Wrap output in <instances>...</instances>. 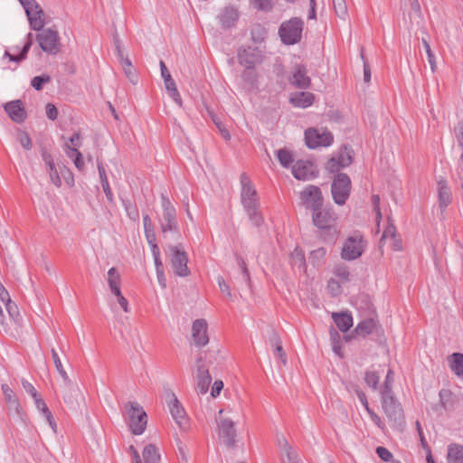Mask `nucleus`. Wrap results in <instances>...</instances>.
I'll return each instance as SVG.
<instances>
[{"instance_id": "nucleus-1", "label": "nucleus", "mask_w": 463, "mask_h": 463, "mask_svg": "<svg viewBox=\"0 0 463 463\" xmlns=\"http://www.w3.org/2000/svg\"><path fill=\"white\" fill-rule=\"evenodd\" d=\"M241 203L247 213L250 221L257 227L263 222L262 214L260 212V200L258 193L254 188L250 177L245 174H241Z\"/></svg>"}, {"instance_id": "nucleus-2", "label": "nucleus", "mask_w": 463, "mask_h": 463, "mask_svg": "<svg viewBox=\"0 0 463 463\" xmlns=\"http://www.w3.org/2000/svg\"><path fill=\"white\" fill-rule=\"evenodd\" d=\"M336 213L332 208H318L312 213L314 225L326 233L325 240H334L338 231L335 227Z\"/></svg>"}, {"instance_id": "nucleus-3", "label": "nucleus", "mask_w": 463, "mask_h": 463, "mask_svg": "<svg viewBox=\"0 0 463 463\" xmlns=\"http://www.w3.org/2000/svg\"><path fill=\"white\" fill-rule=\"evenodd\" d=\"M389 391L383 393L382 408L392 428L401 429L404 424V413L401 403L393 395L388 394Z\"/></svg>"}, {"instance_id": "nucleus-4", "label": "nucleus", "mask_w": 463, "mask_h": 463, "mask_svg": "<svg viewBox=\"0 0 463 463\" xmlns=\"http://www.w3.org/2000/svg\"><path fill=\"white\" fill-rule=\"evenodd\" d=\"M128 417V426L134 435H141L147 424V415L143 407L137 402H128L125 405Z\"/></svg>"}, {"instance_id": "nucleus-5", "label": "nucleus", "mask_w": 463, "mask_h": 463, "mask_svg": "<svg viewBox=\"0 0 463 463\" xmlns=\"http://www.w3.org/2000/svg\"><path fill=\"white\" fill-rule=\"evenodd\" d=\"M3 307H5L9 316V321L14 322V324H19L21 317L18 307L11 300L8 291L2 283H0V326L5 331H6L9 326V322L5 318Z\"/></svg>"}, {"instance_id": "nucleus-6", "label": "nucleus", "mask_w": 463, "mask_h": 463, "mask_svg": "<svg viewBox=\"0 0 463 463\" xmlns=\"http://www.w3.org/2000/svg\"><path fill=\"white\" fill-rule=\"evenodd\" d=\"M304 22L298 17H293L283 22L279 29L281 42L287 45H292L301 40Z\"/></svg>"}, {"instance_id": "nucleus-7", "label": "nucleus", "mask_w": 463, "mask_h": 463, "mask_svg": "<svg viewBox=\"0 0 463 463\" xmlns=\"http://www.w3.org/2000/svg\"><path fill=\"white\" fill-rule=\"evenodd\" d=\"M36 41L40 48L48 54L56 55L61 52V43L59 33L52 28H43L36 34Z\"/></svg>"}, {"instance_id": "nucleus-8", "label": "nucleus", "mask_w": 463, "mask_h": 463, "mask_svg": "<svg viewBox=\"0 0 463 463\" xmlns=\"http://www.w3.org/2000/svg\"><path fill=\"white\" fill-rule=\"evenodd\" d=\"M351 179L346 174L338 173L331 184V194L334 202L338 205H344L351 193Z\"/></svg>"}, {"instance_id": "nucleus-9", "label": "nucleus", "mask_w": 463, "mask_h": 463, "mask_svg": "<svg viewBox=\"0 0 463 463\" xmlns=\"http://www.w3.org/2000/svg\"><path fill=\"white\" fill-rule=\"evenodd\" d=\"M402 21L408 30L420 27L423 22L419 0H405L402 7Z\"/></svg>"}, {"instance_id": "nucleus-10", "label": "nucleus", "mask_w": 463, "mask_h": 463, "mask_svg": "<svg viewBox=\"0 0 463 463\" xmlns=\"http://www.w3.org/2000/svg\"><path fill=\"white\" fill-rule=\"evenodd\" d=\"M217 431L221 442L228 449H233L237 442V430L235 422L225 417H220L216 420Z\"/></svg>"}, {"instance_id": "nucleus-11", "label": "nucleus", "mask_w": 463, "mask_h": 463, "mask_svg": "<svg viewBox=\"0 0 463 463\" xmlns=\"http://www.w3.org/2000/svg\"><path fill=\"white\" fill-rule=\"evenodd\" d=\"M205 363H207V353L204 354V356L201 355L196 361L194 388L198 395H203L207 393L213 380L212 375L209 373V368Z\"/></svg>"}, {"instance_id": "nucleus-12", "label": "nucleus", "mask_w": 463, "mask_h": 463, "mask_svg": "<svg viewBox=\"0 0 463 463\" xmlns=\"http://www.w3.org/2000/svg\"><path fill=\"white\" fill-rule=\"evenodd\" d=\"M334 137L326 129L307 128L305 131L306 145L315 149L319 146H328L333 143Z\"/></svg>"}, {"instance_id": "nucleus-13", "label": "nucleus", "mask_w": 463, "mask_h": 463, "mask_svg": "<svg viewBox=\"0 0 463 463\" xmlns=\"http://www.w3.org/2000/svg\"><path fill=\"white\" fill-rule=\"evenodd\" d=\"M170 262L175 275L187 277L190 270L187 267L188 257L186 252L179 246H169Z\"/></svg>"}, {"instance_id": "nucleus-14", "label": "nucleus", "mask_w": 463, "mask_h": 463, "mask_svg": "<svg viewBox=\"0 0 463 463\" xmlns=\"http://www.w3.org/2000/svg\"><path fill=\"white\" fill-rule=\"evenodd\" d=\"M301 203L312 212L323 206L324 197L318 186L309 184L299 193Z\"/></svg>"}, {"instance_id": "nucleus-15", "label": "nucleus", "mask_w": 463, "mask_h": 463, "mask_svg": "<svg viewBox=\"0 0 463 463\" xmlns=\"http://www.w3.org/2000/svg\"><path fill=\"white\" fill-rule=\"evenodd\" d=\"M1 389L5 396L9 416L13 417L15 420L24 423L25 414L14 391L7 384H2Z\"/></svg>"}, {"instance_id": "nucleus-16", "label": "nucleus", "mask_w": 463, "mask_h": 463, "mask_svg": "<svg viewBox=\"0 0 463 463\" xmlns=\"http://www.w3.org/2000/svg\"><path fill=\"white\" fill-rule=\"evenodd\" d=\"M353 163V150L350 146H344L340 148L336 156L332 157L326 164V169L330 173H338L341 168Z\"/></svg>"}, {"instance_id": "nucleus-17", "label": "nucleus", "mask_w": 463, "mask_h": 463, "mask_svg": "<svg viewBox=\"0 0 463 463\" xmlns=\"http://www.w3.org/2000/svg\"><path fill=\"white\" fill-rule=\"evenodd\" d=\"M167 403L170 413L175 423L182 430H186L188 429L186 413L175 393L170 392L168 394Z\"/></svg>"}, {"instance_id": "nucleus-18", "label": "nucleus", "mask_w": 463, "mask_h": 463, "mask_svg": "<svg viewBox=\"0 0 463 463\" xmlns=\"http://www.w3.org/2000/svg\"><path fill=\"white\" fill-rule=\"evenodd\" d=\"M363 251L362 239L357 237H349L344 243L341 257L346 260H353L359 258Z\"/></svg>"}, {"instance_id": "nucleus-19", "label": "nucleus", "mask_w": 463, "mask_h": 463, "mask_svg": "<svg viewBox=\"0 0 463 463\" xmlns=\"http://www.w3.org/2000/svg\"><path fill=\"white\" fill-rule=\"evenodd\" d=\"M193 343L197 347H202L209 343L207 334V322L203 318L196 319L192 326Z\"/></svg>"}, {"instance_id": "nucleus-20", "label": "nucleus", "mask_w": 463, "mask_h": 463, "mask_svg": "<svg viewBox=\"0 0 463 463\" xmlns=\"http://www.w3.org/2000/svg\"><path fill=\"white\" fill-rule=\"evenodd\" d=\"M62 398L67 406L73 411L78 410L84 402V396L77 384L65 387Z\"/></svg>"}, {"instance_id": "nucleus-21", "label": "nucleus", "mask_w": 463, "mask_h": 463, "mask_svg": "<svg viewBox=\"0 0 463 463\" xmlns=\"http://www.w3.org/2000/svg\"><path fill=\"white\" fill-rule=\"evenodd\" d=\"M30 27L34 31H41L45 24V13L39 4L25 11Z\"/></svg>"}, {"instance_id": "nucleus-22", "label": "nucleus", "mask_w": 463, "mask_h": 463, "mask_svg": "<svg viewBox=\"0 0 463 463\" xmlns=\"http://www.w3.org/2000/svg\"><path fill=\"white\" fill-rule=\"evenodd\" d=\"M292 174L298 180H308L317 175L314 165L309 161H297L292 166Z\"/></svg>"}, {"instance_id": "nucleus-23", "label": "nucleus", "mask_w": 463, "mask_h": 463, "mask_svg": "<svg viewBox=\"0 0 463 463\" xmlns=\"http://www.w3.org/2000/svg\"><path fill=\"white\" fill-rule=\"evenodd\" d=\"M289 82L298 89H307L311 84V80L307 76V71L302 64H297L294 67Z\"/></svg>"}, {"instance_id": "nucleus-24", "label": "nucleus", "mask_w": 463, "mask_h": 463, "mask_svg": "<svg viewBox=\"0 0 463 463\" xmlns=\"http://www.w3.org/2000/svg\"><path fill=\"white\" fill-rule=\"evenodd\" d=\"M383 332V331L381 326L378 324V322L375 319L367 318V319L361 321L356 326L353 334L365 337L366 335L373 334V333H376L377 335H382Z\"/></svg>"}, {"instance_id": "nucleus-25", "label": "nucleus", "mask_w": 463, "mask_h": 463, "mask_svg": "<svg viewBox=\"0 0 463 463\" xmlns=\"http://www.w3.org/2000/svg\"><path fill=\"white\" fill-rule=\"evenodd\" d=\"M5 110L11 119L16 123H21L26 118V111L23 102L19 99L6 103Z\"/></svg>"}, {"instance_id": "nucleus-26", "label": "nucleus", "mask_w": 463, "mask_h": 463, "mask_svg": "<svg viewBox=\"0 0 463 463\" xmlns=\"http://www.w3.org/2000/svg\"><path fill=\"white\" fill-rule=\"evenodd\" d=\"M315 96L311 92L300 91L291 94L289 101L292 105L298 108H307L313 104Z\"/></svg>"}, {"instance_id": "nucleus-27", "label": "nucleus", "mask_w": 463, "mask_h": 463, "mask_svg": "<svg viewBox=\"0 0 463 463\" xmlns=\"http://www.w3.org/2000/svg\"><path fill=\"white\" fill-rule=\"evenodd\" d=\"M160 228L164 234L168 232L178 234L179 227L176 220V213H163L162 220L160 221Z\"/></svg>"}, {"instance_id": "nucleus-28", "label": "nucleus", "mask_w": 463, "mask_h": 463, "mask_svg": "<svg viewBox=\"0 0 463 463\" xmlns=\"http://www.w3.org/2000/svg\"><path fill=\"white\" fill-rule=\"evenodd\" d=\"M438 190L439 208L443 212L451 202V194L444 179L438 182Z\"/></svg>"}, {"instance_id": "nucleus-29", "label": "nucleus", "mask_w": 463, "mask_h": 463, "mask_svg": "<svg viewBox=\"0 0 463 463\" xmlns=\"http://www.w3.org/2000/svg\"><path fill=\"white\" fill-rule=\"evenodd\" d=\"M239 17L237 9L232 6H227L223 9L219 16L222 25L225 28H230L235 24Z\"/></svg>"}, {"instance_id": "nucleus-30", "label": "nucleus", "mask_w": 463, "mask_h": 463, "mask_svg": "<svg viewBox=\"0 0 463 463\" xmlns=\"http://www.w3.org/2000/svg\"><path fill=\"white\" fill-rule=\"evenodd\" d=\"M269 344L274 348L275 355L280 360L283 365H286L288 363L287 354L282 347L281 339L276 332H272L269 337Z\"/></svg>"}, {"instance_id": "nucleus-31", "label": "nucleus", "mask_w": 463, "mask_h": 463, "mask_svg": "<svg viewBox=\"0 0 463 463\" xmlns=\"http://www.w3.org/2000/svg\"><path fill=\"white\" fill-rule=\"evenodd\" d=\"M332 317L342 332H346L353 326V317L349 312L333 313Z\"/></svg>"}, {"instance_id": "nucleus-32", "label": "nucleus", "mask_w": 463, "mask_h": 463, "mask_svg": "<svg viewBox=\"0 0 463 463\" xmlns=\"http://www.w3.org/2000/svg\"><path fill=\"white\" fill-rule=\"evenodd\" d=\"M33 33H29L27 34L26 43H24V47L22 48L20 53L18 55L11 54L9 52H5V57H8L9 61H14V62H20L24 60H25L27 53L33 44Z\"/></svg>"}, {"instance_id": "nucleus-33", "label": "nucleus", "mask_w": 463, "mask_h": 463, "mask_svg": "<svg viewBox=\"0 0 463 463\" xmlns=\"http://www.w3.org/2000/svg\"><path fill=\"white\" fill-rule=\"evenodd\" d=\"M144 463H161L158 449L154 444L146 445L142 453Z\"/></svg>"}, {"instance_id": "nucleus-34", "label": "nucleus", "mask_w": 463, "mask_h": 463, "mask_svg": "<svg viewBox=\"0 0 463 463\" xmlns=\"http://www.w3.org/2000/svg\"><path fill=\"white\" fill-rule=\"evenodd\" d=\"M98 170H99V180L101 183L102 189L106 194L108 201L112 203L114 202L113 194H112L110 186H109L106 170H105L104 166L102 165V164L99 162L98 163Z\"/></svg>"}, {"instance_id": "nucleus-35", "label": "nucleus", "mask_w": 463, "mask_h": 463, "mask_svg": "<svg viewBox=\"0 0 463 463\" xmlns=\"http://www.w3.org/2000/svg\"><path fill=\"white\" fill-rule=\"evenodd\" d=\"M448 463H463V446L458 444H452L449 446Z\"/></svg>"}, {"instance_id": "nucleus-36", "label": "nucleus", "mask_w": 463, "mask_h": 463, "mask_svg": "<svg viewBox=\"0 0 463 463\" xmlns=\"http://www.w3.org/2000/svg\"><path fill=\"white\" fill-rule=\"evenodd\" d=\"M450 368L458 376L463 375V354L454 353L450 355Z\"/></svg>"}, {"instance_id": "nucleus-37", "label": "nucleus", "mask_w": 463, "mask_h": 463, "mask_svg": "<svg viewBox=\"0 0 463 463\" xmlns=\"http://www.w3.org/2000/svg\"><path fill=\"white\" fill-rule=\"evenodd\" d=\"M238 60L240 64L245 66L246 69H252L255 64V58L253 53L246 49L239 51Z\"/></svg>"}, {"instance_id": "nucleus-38", "label": "nucleus", "mask_w": 463, "mask_h": 463, "mask_svg": "<svg viewBox=\"0 0 463 463\" xmlns=\"http://www.w3.org/2000/svg\"><path fill=\"white\" fill-rule=\"evenodd\" d=\"M121 66H122L125 75L128 79V80L132 84L136 85L137 83L138 78H137V71L134 68V66L132 65L130 60L125 59L123 61V62L121 63Z\"/></svg>"}, {"instance_id": "nucleus-39", "label": "nucleus", "mask_w": 463, "mask_h": 463, "mask_svg": "<svg viewBox=\"0 0 463 463\" xmlns=\"http://www.w3.org/2000/svg\"><path fill=\"white\" fill-rule=\"evenodd\" d=\"M107 281H108L110 290L117 289L118 287H120L121 277L116 268L113 267L109 269Z\"/></svg>"}, {"instance_id": "nucleus-40", "label": "nucleus", "mask_w": 463, "mask_h": 463, "mask_svg": "<svg viewBox=\"0 0 463 463\" xmlns=\"http://www.w3.org/2000/svg\"><path fill=\"white\" fill-rule=\"evenodd\" d=\"M277 156L283 167L288 168L294 161L291 152L286 148H280L277 151Z\"/></svg>"}, {"instance_id": "nucleus-41", "label": "nucleus", "mask_w": 463, "mask_h": 463, "mask_svg": "<svg viewBox=\"0 0 463 463\" xmlns=\"http://www.w3.org/2000/svg\"><path fill=\"white\" fill-rule=\"evenodd\" d=\"M330 337L334 353L339 357H343L340 335L335 328L330 329Z\"/></svg>"}, {"instance_id": "nucleus-42", "label": "nucleus", "mask_w": 463, "mask_h": 463, "mask_svg": "<svg viewBox=\"0 0 463 463\" xmlns=\"http://www.w3.org/2000/svg\"><path fill=\"white\" fill-rule=\"evenodd\" d=\"M67 155L70 157H74V165L79 170L84 168V161L81 153L75 147H68Z\"/></svg>"}, {"instance_id": "nucleus-43", "label": "nucleus", "mask_w": 463, "mask_h": 463, "mask_svg": "<svg viewBox=\"0 0 463 463\" xmlns=\"http://www.w3.org/2000/svg\"><path fill=\"white\" fill-rule=\"evenodd\" d=\"M333 5L336 15L341 19L347 16V5L345 0H333Z\"/></svg>"}, {"instance_id": "nucleus-44", "label": "nucleus", "mask_w": 463, "mask_h": 463, "mask_svg": "<svg viewBox=\"0 0 463 463\" xmlns=\"http://www.w3.org/2000/svg\"><path fill=\"white\" fill-rule=\"evenodd\" d=\"M235 259L239 268L241 269L244 281L247 283V285L250 286V275L246 262L244 261L243 258L237 253L235 254Z\"/></svg>"}, {"instance_id": "nucleus-45", "label": "nucleus", "mask_w": 463, "mask_h": 463, "mask_svg": "<svg viewBox=\"0 0 463 463\" xmlns=\"http://www.w3.org/2000/svg\"><path fill=\"white\" fill-rule=\"evenodd\" d=\"M51 81V77L48 74H43L40 76H35L31 80V85L36 90H42L43 85L45 83H49Z\"/></svg>"}, {"instance_id": "nucleus-46", "label": "nucleus", "mask_w": 463, "mask_h": 463, "mask_svg": "<svg viewBox=\"0 0 463 463\" xmlns=\"http://www.w3.org/2000/svg\"><path fill=\"white\" fill-rule=\"evenodd\" d=\"M254 8L262 12H269L273 8L272 0H251Z\"/></svg>"}, {"instance_id": "nucleus-47", "label": "nucleus", "mask_w": 463, "mask_h": 463, "mask_svg": "<svg viewBox=\"0 0 463 463\" xmlns=\"http://www.w3.org/2000/svg\"><path fill=\"white\" fill-rule=\"evenodd\" d=\"M159 66L161 70L162 78L164 79L165 87L168 88L173 85H175V80L172 79L171 74L163 61H160Z\"/></svg>"}, {"instance_id": "nucleus-48", "label": "nucleus", "mask_w": 463, "mask_h": 463, "mask_svg": "<svg viewBox=\"0 0 463 463\" xmlns=\"http://www.w3.org/2000/svg\"><path fill=\"white\" fill-rule=\"evenodd\" d=\"M380 377L375 372H366L364 381L373 390H377Z\"/></svg>"}, {"instance_id": "nucleus-49", "label": "nucleus", "mask_w": 463, "mask_h": 463, "mask_svg": "<svg viewBox=\"0 0 463 463\" xmlns=\"http://www.w3.org/2000/svg\"><path fill=\"white\" fill-rule=\"evenodd\" d=\"M17 138L21 146L26 150H31L33 147L32 140L29 135L24 131H19L17 134Z\"/></svg>"}, {"instance_id": "nucleus-50", "label": "nucleus", "mask_w": 463, "mask_h": 463, "mask_svg": "<svg viewBox=\"0 0 463 463\" xmlns=\"http://www.w3.org/2000/svg\"><path fill=\"white\" fill-rule=\"evenodd\" d=\"M422 43L428 55V61L430 65V69L432 72H434L437 68L434 53L432 52L429 43L425 39H422Z\"/></svg>"}, {"instance_id": "nucleus-51", "label": "nucleus", "mask_w": 463, "mask_h": 463, "mask_svg": "<svg viewBox=\"0 0 463 463\" xmlns=\"http://www.w3.org/2000/svg\"><path fill=\"white\" fill-rule=\"evenodd\" d=\"M335 275L336 277H338L343 282H345V281H348L349 280V270H348V268L346 266H344V265H338L335 267V271H334Z\"/></svg>"}, {"instance_id": "nucleus-52", "label": "nucleus", "mask_w": 463, "mask_h": 463, "mask_svg": "<svg viewBox=\"0 0 463 463\" xmlns=\"http://www.w3.org/2000/svg\"><path fill=\"white\" fill-rule=\"evenodd\" d=\"M123 204H124V207H125L128 216L133 221L138 220L139 213H138V211L137 210V208L133 207L129 201H123Z\"/></svg>"}, {"instance_id": "nucleus-53", "label": "nucleus", "mask_w": 463, "mask_h": 463, "mask_svg": "<svg viewBox=\"0 0 463 463\" xmlns=\"http://www.w3.org/2000/svg\"><path fill=\"white\" fill-rule=\"evenodd\" d=\"M169 96L174 99V101L179 106H183V101L181 99V95L176 88V85H173L171 87L165 88Z\"/></svg>"}, {"instance_id": "nucleus-54", "label": "nucleus", "mask_w": 463, "mask_h": 463, "mask_svg": "<svg viewBox=\"0 0 463 463\" xmlns=\"http://www.w3.org/2000/svg\"><path fill=\"white\" fill-rule=\"evenodd\" d=\"M35 405L39 411L43 412L44 417H51V411L48 409L46 403L40 397V395L37 396L36 399H33Z\"/></svg>"}, {"instance_id": "nucleus-55", "label": "nucleus", "mask_w": 463, "mask_h": 463, "mask_svg": "<svg viewBox=\"0 0 463 463\" xmlns=\"http://www.w3.org/2000/svg\"><path fill=\"white\" fill-rule=\"evenodd\" d=\"M372 203H373V211L376 213L377 225L379 226L380 222L382 220V213H381V210H380V196L378 194H373L372 196Z\"/></svg>"}, {"instance_id": "nucleus-56", "label": "nucleus", "mask_w": 463, "mask_h": 463, "mask_svg": "<svg viewBox=\"0 0 463 463\" xmlns=\"http://www.w3.org/2000/svg\"><path fill=\"white\" fill-rule=\"evenodd\" d=\"M376 453L377 455L379 456V458L384 461V462H390L392 461L393 456L392 454L391 451H389L386 448L384 447H378L376 449Z\"/></svg>"}, {"instance_id": "nucleus-57", "label": "nucleus", "mask_w": 463, "mask_h": 463, "mask_svg": "<svg viewBox=\"0 0 463 463\" xmlns=\"http://www.w3.org/2000/svg\"><path fill=\"white\" fill-rule=\"evenodd\" d=\"M294 265H298L299 268L305 267V257L304 254L298 250H295L291 254Z\"/></svg>"}, {"instance_id": "nucleus-58", "label": "nucleus", "mask_w": 463, "mask_h": 463, "mask_svg": "<svg viewBox=\"0 0 463 463\" xmlns=\"http://www.w3.org/2000/svg\"><path fill=\"white\" fill-rule=\"evenodd\" d=\"M161 200L164 213H176L175 207L164 194H161Z\"/></svg>"}, {"instance_id": "nucleus-59", "label": "nucleus", "mask_w": 463, "mask_h": 463, "mask_svg": "<svg viewBox=\"0 0 463 463\" xmlns=\"http://www.w3.org/2000/svg\"><path fill=\"white\" fill-rule=\"evenodd\" d=\"M326 252V251L325 248H318L313 250L310 254V258L313 260V263L318 264L319 261L325 257Z\"/></svg>"}, {"instance_id": "nucleus-60", "label": "nucleus", "mask_w": 463, "mask_h": 463, "mask_svg": "<svg viewBox=\"0 0 463 463\" xmlns=\"http://www.w3.org/2000/svg\"><path fill=\"white\" fill-rule=\"evenodd\" d=\"M151 251H152V254L154 257V261H155L156 271L164 269L163 263L160 259V250H159L158 246H154L153 250H151Z\"/></svg>"}, {"instance_id": "nucleus-61", "label": "nucleus", "mask_w": 463, "mask_h": 463, "mask_svg": "<svg viewBox=\"0 0 463 463\" xmlns=\"http://www.w3.org/2000/svg\"><path fill=\"white\" fill-rule=\"evenodd\" d=\"M218 285L221 291L225 294L230 299L232 298V294L230 288V286L225 282L222 277L218 278Z\"/></svg>"}, {"instance_id": "nucleus-62", "label": "nucleus", "mask_w": 463, "mask_h": 463, "mask_svg": "<svg viewBox=\"0 0 463 463\" xmlns=\"http://www.w3.org/2000/svg\"><path fill=\"white\" fill-rule=\"evenodd\" d=\"M286 458H283V463H299L298 454L293 449L284 452Z\"/></svg>"}, {"instance_id": "nucleus-63", "label": "nucleus", "mask_w": 463, "mask_h": 463, "mask_svg": "<svg viewBox=\"0 0 463 463\" xmlns=\"http://www.w3.org/2000/svg\"><path fill=\"white\" fill-rule=\"evenodd\" d=\"M22 385H23V388L25 390V392H28L29 394H31L33 399H36L37 398V396L39 394H38L36 389L33 387V385L32 383H30L27 380L23 379L22 380Z\"/></svg>"}, {"instance_id": "nucleus-64", "label": "nucleus", "mask_w": 463, "mask_h": 463, "mask_svg": "<svg viewBox=\"0 0 463 463\" xmlns=\"http://www.w3.org/2000/svg\"><path fill=\"white\" fill-rule=\"evenodd\" d=\"M46 116L51 120H55L58 117V109L52 103H48L45 107Z\"/></svg>"}]
</instances>
